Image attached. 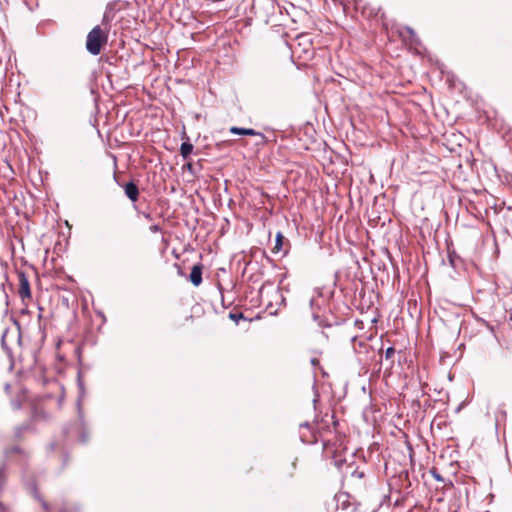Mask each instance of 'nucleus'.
Returning <instances> with one entry per match:
<instances>
[{
    "label": "nucleus",
    "instance_id": "obj_1",
    "mask_svg": "<svg viewBox=\"0 0 512 512\" xmlns=\"http://www.w3.org/2000/svg\"><path fill=\"white\" fill-rule=\"evenodd\" d=\"M324 448L327 452H331V447H330L329 443H325ZM332 453H333L334 463L338 467V469L341 470V472L344 476V479L347 483V486L354 491L362 489L365 486L364 471L359 470L358 467H354L353 464H348L345 466V469H343V467H342L343 461L340 458H338L337 450L332 451Z\"/></svg>",
    "mask_w": 512,
    "mask_h": 512
},
{
    "label": "nucleus",
    "instance_id": "obj_2",
    "mask_svg": "<svg viewBox=\"0 0 512 512\" xmlns=\"http://www.w3.org/2000/svg\"><path fill=\"white\" fill-rule=\"evenodd\" d=\"M107 43V34L99 26H95L87 35L86 49L91 55H98L101 52L102 46Z\"/></svg>",
    "mask_w": 512,
    "mask_h": 512
},
{
    "label": "nucleus",
    "instance_id": "obj_3",
    "mask_svg": "<svg viewBox=\"0 0 512 512\" xmlns=\"http://www.w3.org/2000/svg\"><path fill=\"white\" fill-rule=\"evenodd\" d=\"M36 498L45 512H78V507L65 499H57L49 503L39 495H36Z\"/></svg>",
    "mask_w": 512,
    "mask_h": 512
},
{
    "label": "nucleus",
    "instance_id": "obj_4",
    "mask_svg": "<svg viewBox=\"0 0 512 512\" xmlns=\"http://www.w3.org/2000/svg\"><path fill=\"white\" fill-rule=\"evenodd\" d=\"M230 132L235 135L257 136L259 138V141L257 142L258 145L265 143L264 134L251 128H240L233 126L230 128Z\"/></svg>",
    "mask_w": 512,
    "mask_h": 512
},
{
    "label": "nucleus",
    "instance_id": "obj_5",
    "mask_svg": "<svg viewBox=\"0 0 512 512\" xmlns=\"http://www.w3.org/2000/svg\"><path fill=\"white\" fill-rule=\"evenodd\" d=\"M19 295L22 299L31 297L30 284L24 273L19 274Z\"/></svg>",
    "mask_w": 512,
    "mask_h": 512
},
{
    "label": "nucleus",
    "instance_id": "obj_6",
    "mask_svg": "<svg viewBox=\"0 0 512 512\" xmlns=\"http://www.w3.org/2000/svg\"><path fill=\"white\" fill-rule=\"evenodd\" d=\"M189 278L194 286H199L202 283V267L200 265H194Z\"/></svg>",
    "mask_w": 512,
    "mask_h": 512
},
{
    "label": "nucleus",
    "instance_id": "obj_7",
    "mask_svg": "<svg viewBox=\"0 0 512 512\" xmlns=\"http://www.w3.org/2000/svg\"><path fill=\"white\" fill-rule=\"evenodd\" d=\"M125 194L131 201H136L139 195L138 187L133 182L127 183L125 185Z\"/></svg>",
    "mask_w": 512,
    "mask_h": 512
},
{
    "label": "nucleus",
    "instance_id": "obj_8",
    "mask_svg": "<svg viewBox=\"0 0 512 512\" xmlns=\"http://www.w3.org/2000/svg\"><path fill=\"white\" fill-rule=\"evenodd\" d=\"M193 145L189 142H183L180 147V153L183 158H188L192 153Z\"/></svg>",
    "mask_w": 512,
    "mask_h": 512
},
{
    "label": "nucleus",
    "instance_id": "obj_9",
    "mask_svg": "<svg viewBox=\"0 0 512 512\" xmlns=\"http://www.w3.org/2000/svg\"><path fill=\"white\" fill-rule=\"evenodd\" d=\"M271 289V293L277 298L280 300V303L281 304H284L285 302V298L283 297V295L281 294L280 292V289L279 288H274L272 286L269 287Z\"/></svg>",
    "mask_w": 512,
    "mask_h": 512
},
{
    "label": "nucleus",
    "instance_id": "obj_10",
    "mask_svg": "<svg viewBox=\"0 0 512 512\" xmlns=\"http://www.w3.org/2000/svg\"><path fill=\"white\" fill-rule=\"evenodd\" d=\"M6 466L5 465H1L0 466V489L3 487V485L5 484V481H6Z\"/></svg>",
    "mask_w": 512,
    "mask_h": 512
},
{
    "label": "nucleus",
    "instance_id": "obj_11",
    "mask_svg": "<svg viewBox=\"0 0 512 512\" xmlns=\"http://www.w3.org/2000/svg\"><path fill=\"white\" fill-rule=\"evenodd\" d=\"M282 240H283V235L280 232L277 233L274 251L278 252L281 249V247H282Z\"/></svg>",
    "mask_w": 512,
    "mask_h": 512
},
{
    "label": "nucleus",
    "instance_id": "obj_12",
    "mask_svg": "<svg viewBox=\"0 0 512 512\" xmlns=\"http://www.w3.org/2000/svg\"><path fill=\"white\" fill-rule=\"evenodd\" d=\"M229 317L236 323H238L240 319L244 318L242 313H230Z\"/></svg>",
    "mask_w": 512,
    "mask_h": 512
},
{
    "label": "nucleus",
    "instance_id": "obj_13",
    "mask_svg": "<svg viewBox=\"0 0 512 512\" xmlns=\"http://www.w3.org/2000/svg\"><path fill=\"white\" fill-rule=\"evenodd\" d=\"M378 352H384V349L383 347L379 348L378 349ZM385 352H388V353H391V352H395L394 348L393 347H387Z\"/></svg>",
    "mask_w": 512,
    "mask_h": 512
},
{
    "label": "nucleus",
    "instance_id": "obj_14",
    "mask_svg": "<svg viewBox=\"0 0 512 512\" xmlns=\"http://www.w3.org/2000/svg\"><path fill=\"white\" fill-rule=\"evenodd\" d=\"M150 230L152 232H158L160 230V227H159V225H153L150 227Z\"/></svg>",
    "mask_w": 512,
    "mask_h": 512
},
{
    "label": "nucleus",
    "instance_id": "obj_15",
    "mask_svg": "<svg viewBox=\"0 0 512 512\" xmlns=\"http://www.w3.org/2000/svg\"><path fill=\"white\" fill-rule=\"evenodd\" d=\"M266 290H267V287H266V286H263V287L261 288V291H260V292H261V296H262V298L264 297V294H265V293H267V294H268V291H266Z\"/></svg>",
    "mask_w": 512,
    "mask_h": 512
},
{
    "label": "nucleus",
    "instance_id": "obj_16",
    "mask_svg": "<svg viewBox=\"0 0 512 512\" xmlns=\"http://www.w3.org/2000/svg\"><path fill=\"white\" fill-rule=\"evenodd\" d=\"M4 338H5V335H3V336H2V345H3V349H5V350H10L9 348H7V347L5 346V340H4Z\"/></svg>",
    "mask_w": 512,
    "mask_h": 512
},
{
    "label": "nucleus",
    "instance_id": "obj_17",
    "mask_svg": "<svg viewBox=\"0 0 512 512\" xmlns=\"http://www.w3.org/2000/svg\"><path fill=\"white\" fill-rule=\"evenodd\" d=\"M393 354L387 353L385 354L386 359H389Z\"/></svg>",
    "mask_w": 512,
    "mask_h": 512
},
{
    "label": "nucleus",
    "instance_id": "obj_18",
    "mask_svg": "<svg viewBox=\"0 0 512 512\" xmlns=\"http://www.w3.org/2000/svg\"><path fill=\"white\" fill-rule=\"evenodd\" d=\"M407 31L412 35L413 34V30L410 29V28H407Z\"/></svg>",
    "mask_w": 512,
    "mask_h": 512
},
{
    "label": "nucleus",
    "instance_id": "obj_19",
    "mask_svg": "<svg viewBox=\"0 0 512 512\" xmlns=\"http://www.w3.org/2000/svg\"><path fill=\"white\" fill-rule=\"evenodd\" d=\"M292 467H293V469H295V467H296V463L295 462L292 463Z\"/></svg>",
    "mask_w": 512,
    "mask_h": 512
},
{
    "label": "nucleus",
    "instance_id": "obj_20",
    "mask_svg": "<svg viewBox=\"0 0 512 512\" xmlns=\"http://www.w3.org/2000/svg\"><path fill=\"white\" fill-rule=\"evenodd\" d=\"M437 480H441V478L438 475H435Z\"/></svg>",
    "mask_w": 512,
    "mask_h": 512
}]
</instances>
